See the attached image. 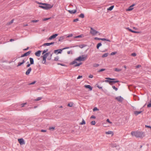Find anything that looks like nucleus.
Listing matches in <instances>:
<instances>
[{"mask_svg": "<svg viewBox=\"0 0 151 151\" xmlns=\"http://www.w3.org/2000/svg\"><path fill=\"white\" fill-rule=\"evenodd\" d=\"M73 36V35L72 34H70L68 35L67 36V37H72V36Z\"/></svg>", "mask_w": 151, "mask_h": 151, "instance_id": "53", "label": "nucleus"}, {"mask_svg": "<svg viewBox=\"0 0 151 151\" xmlns=\"http://www.w3.org/2000/svg\"><path fill=\"white\" fill-rule=\"evenodd\" d=\"M58 35L57 34H55L54 35H53L49 37V39L50 40H51L52 39H54L55 37L58 36Z\"/></svg>", "mask_w": 151, "mask_h": 151, "instance_id": "12", "label": "nucleus"}, {"mask_svg": "<svg viewBox=\"0 0 151 151\" xmlns=\"http://www.w3.org/2000/svg\"><path fill=\"white\" fill-rule=\"evenodd\" d=\"M14 22V19L12 20L10 22H9L8 23V25H10L12 24Z\"/></svg>", "mask_w": 151, "mask_h": 151, "instance_id": "30", "label": "nucleus"}, {"mask_svg": "<svg viewBox=\"0 0 151 151\" xmlns=\"http://www.w3.org/2000/svg\"><path fill=\"white\" fill-rule=\"evenodd\" d=\"M105 69L102 68L99 71V72H101L103 71H105Z\"/></svg>", "mask_w": 151, "mask_h": 151, "instance_id": "39", "label": "nucleus"}, {"mask_svg": "<svg viewBox=\"0 0 151 151\" xmlns=\"http://www.w3.org/2000/svg\"><path fill=\"white\" fill-rule=\"evenodd\" d=\"M115 70L116 71L119 72L121 70V69H119V68H115Z\"/></svg>", "mask_w": 151, "mask_h": 151, "instance_id": "34", "label": "nucleus"}, {"mask_svg": "<svg viewBox=\"0 0 151 151\" xmlns=\"http://www.w3.org/2000/svg\"><path fill=\"white\" fill-rule=\"evenodd\" d=\"M98 32L92 27H91L90 33L93 36L96 35Z\"/></svg>", "mask_w": 151, "mask_h": 151, "instance_id": "6", "label": "nucleus"}, {"mask_svg": "<svg viewBox=\"0 0 151 151\" xmlns=\"http://www.w3.org/2000/svg\"><path fill=\"white\" fill-rule=\"evenodd\" d=\"M39 20H32L31 21V22H39Z\"/></svg>", "mask_w": 151, "mask_h": 151, "instance_id": "31", "label": "nucleus"}, {"mask_svg": "<svg viewBox=\"0 0 151 151\" xmlns=\"http://www.w3.org/2000/svg\"><path fill=\"white\" fill-rule=\"evenodd\" d=\"M54 44V42L51 43H46L44 44L43 45L44 46H49L50 45H52Z\"/></svg>", "mask_w": 151, "mask_h": 151, "instance_id": "19", "label": "nucleus"}, {"mask_svg": "<svg viewBox=\"0 0 151 151\" xmlns=\"http://www.w3.org/2000/svg\"><path fill=\"white\" fill-rule=\"evenodd\" d=\"M42 99L41 97H38L37 99H35V101H38L41 100Z\"/></svg>", "mask_w": 151, "mask_h": 151, "instance_id": "29", "label": "nucleus"}, {"mask_svg": "<svg viewBox=\"0 0 151 151\" xmlns=\"http://www.w3.org/2000/svg\"><path fill=\"white\" fill-rule=\"evenodd\" d=\"M132 32H133V33H139V32H136V31H132Z\"/></svg>", "mask_w": 151, "mask_h": 151, "instance_id": "60", "label": "nucleus"}, {"mask_svg": "<svg viewBox=\"0 0 151 151\" xmlns=\"http://www.w3.org/2000/svg\"><path fill=\"white\" fill-rule=\"evenodd\" d=\"M93 75L91 74L90 75L88 76V77L91 78H93Z\"/></svg>", "mask_w": 151, "mask_h": 151, "instance_id": "46", "label": "nucleus"}, {"mask_svg": "<svg viewBox=\"0 0 151 151\" xmlns=\"http://www.w3.org/2000/svg\"><path fill=\"white\" fill-rule=\"evenodd\" d=\"M55 129V127H50L49 128V129L51 130H54Z\"/></svg>", "mask_w": 151, "mask_h": 151, "instance_id": "35", "label": "nucleus"}, {"mask_svg": "<svg viewBox=\"0 0 151 151\" xmlns=\"http://www.w3.org/2000/svg\"><path fill=\"white\" fill-rule=\"evenodd\" d=\"M102 45V44H101V43H99L97 45V46H96V47H97V49H99V47L101 46V45Z\"/></svg>", "mask_w": 151, "mask_h": 151, "instance_id": "27", "label": "nucleus"}, {"mask_svg": "<svg viewBox=\"0 0 151 151\" xmlns=\"http://www.w3.org/2000/svg\"><path fill=\"white\" fill-rule=\"evenodd\" d=\"M86 124V122L83 119H82V122L80 124L81 125H83Z\"/></svg>", "mask_w": 151, "mask_h": 151, "instance_id": "24", "label": "nucleus"}, {"mask_svg": "<svg viewBox=\"0 0 151 151\" xmlns=\"http://www.w3.org/2000/svg\"><path fill=\"white\" fill-rule=\"evenodd\" d=\"M41 132H46V130H41Z\"/></svg>", "mask_w": 151, "mask_h": 151, "instance_id": "52", "label": "nucleus"}, {"mask_svg": "<svg viewBox=\"0 0 151 151\" xmlns=\"http://www.w3.org/2000/svg\"><path fill=\"white\" fill-rule=\"evenodd\" d=\"M118 82V81H115V79L114 78V83H116L117 82Z\"/></svg>", "mask_w": 151, "mask_h": 151, "instance_id": "63", "label": "nucleus"}, {"mask_svg": "<svg viewBox=\"0 0 151 151\" xmlns=\"http://www.w3.org/2000/svg\"><path fill=\"white\" fill-rule=\"evenodd\" d=\"M147 107L148 108L151 107V101H150V103L147 104Z\"/></svg>", "mask_w": 151, "mask_h": 151, "instance_id": "36", "label": "nucleus"}, {"mask_svg": "<svg viewBox=\"0 0 151 151\" xmlns=\"http://www.w3.org/2000/svg\"><path fill=\"white\" fill-rule=\"evenodd\" d=\"M68 12L70 13L71 14H74L76 12V10H68Z\"/></svg>", "mask_w": 151, "mask_h": 151, "instance_id": "17", "label": "nucleus"}, {"mask_svg": "<svg viewBox=\"0 0 151 151\" xmlns=\"http://www.w3.org/2000/svg\"><path fill=\"white\" fill-rule=\"evenodd\" d=\"M28 26V24H23V26L24 27H26Z\"/></svg>", "mask_w": 151, "mask_h": 151, "instance_id": "62", "label": "nucleus"}, {"mask_svg": "<svg viewBox=\"0 0 151 151\" xmlns=\"http://www.w3.org/2000/svg\"><path fill=\"white\" fill-rule=\"evenodd\" d=\"M114 89L116 91H117L118 90V88L117 87H115V86H114Z\"/></svg>", "mask_w": 151, "mask_h": 151, "instance_id": "51", "label": "nucleus"}, {"mask_svg": "<svg viewBox=\"0 0 151 151\" xmlns=\"http://www.w3.org/2000/svg\"><path fill=\"white\" fill-rule=\"evenodd\" d=\"M64 36H61L59 37L58 39V41L62 42L64 40Z\"/></svg>", "mask_w": 151, "mask_h": 151, "instance_id": "20", "label": "nucleus"}, {"mask_svg": "<svg viewBox=\"0 0 151 151\" xmlns=\"http://www.w3.org/2000/svg\"><path fill=\"white\" fill-rule=\"evenodd\" d=\"M99 65L97 64H94L93 65V66L95 67H97L99 66Z\"/></svg>", "mask_w": 151, "mask_h": 151, "instance_id": "44", "label": "nucleus"}, {"mask_svg": "<svg viewBox=\"0 0 151 151\" xmlns=\"http://www.w3.org/2000/svg\"><path fill=\"white\" fill-rule=\"evenodd\" d=\"M108 53H104V54L102 56V58H104V57H106L108 55Z\"/></svg>", "mask_w": 151, "mask_h": 151, "instance_id": "25", "label": "nucleus"}, {"mask_svg": "<svg viewBox=\"0 0 151 151\" xmlns=\"http://www.w3.org/2000/svg\"><path fill=\"white\" fill-rule=\"evenodd\" d=\"M145 127L146 128H150V126H148L147 125H145Z\"/></svg>", "mask_w": 151, "mask_h": 151, "instance_id": "58", "label": "nucleus"}, {"mask_svg": "<svg viewBox=\"0 0 151 151\" xmlns=\"http://www.w3.org/2000/svg\"><path fill=\"white\" fill-rule=\"evenodd\" d=\"M30 53V51H28V52L24 53L23 55L21 56V57H24L25 56H26L27 55H29Z\"/></svg>", "mask_w": 151, "mask_h": 151, "instance_id": "16", "label": "nucleus"}, {"mask_svg": "<svg viewBox=\"0 0 151 151\" xmlns=\"http://www.w3.org/2000/svg\"><path fill=\"white\" fill-rule=\"evenodd\" d=\"M31 65V64H28L27 65V67L28 68V67H29V66H30V65Z\"/></svg>", "mask_w": 151, "mask_h": 151, "instance_id": "59", "label": "nucleus"}, {"mask_svg": "<svg viewBox=\"0 0 151 151\" xmlns=\"http://www.w3.org/2000/svg\"><path fill=\"white\" fill-rule=\"evenodd\" d=\"M79 16L80 17L82 18H83L84 17V15L83 14H81Z\"/></svg>", "mask_w": 151, "mask_h": 151, "instance_id": "33", "label": "nucleus"}, {"mask_svg": "<svg viewBox=\"0 0 151 151\" xmlns=\"http://www.w3.org/2000/svg\"><path fill=\"white\" fill-rule=\"evenodd\" d=\"M59 59V58L58 57H56L55 58L54 60L55 61L58 60Z\"/></svg>", "mask_w": 151, "mask_h": 151, "instance_id": "42", "label": "nucleus"}, {"mask_svg": "<svg viewBox=\"0 0 151 151\" xmlns=\"http://www.w3.org/2000/svg\"><path fill=\"white\" fill-rule=\"evenodd\" d=\"M87 55H82L76 58V60H78L79 61H85L87 58Z\"/></svg>", "mask_w": 151, "mask_h": 151, "instance_id": "4", "label": "nucleus"}, {"mask_svg": "<svg viewBox=\"0 0 151 151\" xmlns=\"http://www.w3.org/2000/svg\"><path fill=\"white\" fill-rule=\"evenodd\" d=\"M29 60L30 64L32 65L34 64V60L32 58H29Z\"/></svg>", "mask_w": 151, "mask_h": 151, "instance_id": "21", "label": "nucleus"}, {"mask_svg": "<svg viewBox=\"0 0 151 151\" xmlns=\"http://www.w3.org/2000/svg\"><path fill=\"white\" fill-rule=\"evenodd\" d=\"M131 134L137 137H142L144 136L143 132H132Z\"/></svg>", "mask_w": 151, "mask_h": 151, "instance_id": "3", "label": "nucleus"}, {"mask_svg": "<svg viewBox=\"0 0 151 151\" xmlns=\"http://www.w3.org/2000/svg\"><path fill=\"white\" fill-rule=\"evenodd\" d=\"M48 51V49H46L44 50L42 53V55H43L41 56V57L42 58V63L43 64H45L46 63V58H47L48 55H50V57L47 58V59L50 60L51 58V57L52 56V54H51L49 52L46 53Z\"/></svg>", "mask_w": 151, "mask_h": 151, "instance_id": "1", "label": "nucleus"}, {"mask_svg": "<svg viewBox=\"0 0 151 151\" xmlns=\"http://www.w3.org/2000/svg\"><path fill=\"white\" fill-rule=\"evenodd\" d=\"M50 18H44L42 20L43 21H46V20H48L50 19Z\"/></svg>", "mask_w": 151, "mask_h": 151, "instance_id": "40", "label": "nucleus"}, {"mask_svg": "<svg viewBox=\"0 0 151 151\" xmlns=\"http://www.w3.org/2000/svg\"><path fill=\"white\" fill-rule=\"evenodd\" d=\"M98 110V109H97V108L96 107H95L93 109V110L94 111H97Z\"/></svg>", "mask_w": 151, "mask_h": 151, "instance_id": "50", "label": "nucleus"}, {"mask_svg": "<svg viewBox=\"0 0 151 151\" xmlns=\"http://www.w3.org/2000/svg\"><path fill=\"white\" fill-rule=\"evenodd\" d=\"M141 67V65H138L136 66V68H138Z\"/></svg>", "mask_w": 151, "mask_h": 151, "instance_id": "55", "label": "nucleus"}, {"mask_svg": "<svg viewBox=\"0 0 151 151\" xmlns=\"http://www.w3.org/2000/svg\"><path fill=\"white\" fill-rule=\"evenodd\" d=\"M26 60L25 59H22L21 62H19L18 63V65H17V67L19 66L22 65L23 63H24L26 61Z\"/></svg>", "mask_w": 151, "mask_h": 151, "instance_id": "10", "label": "nucleus"}, {"mask_svg": "<svg viewBox=\"0 0 151 151\" xmlns=\"http://www.w3.org/2000/svg\"><path fill=\"white\" fill-rule=\"evenodd\" d=\"M84 87L86 88L89 89L90 91H91L92 90V88L90 85H85L84 86Z\"/></svg>", "mask_w": 151, "mask_h": 151, "instance_id": "15", "label": "nucleus"}, {"mask_svg": "<svg viewBox=\"0 0 151 151\" xmlns=\"http://www.w3.org/2000/svg\"><path fill=\"white\" fill-rule=\"evenodd\" d=\"M78 21V19H74L73 20V22H77Z\"/></svg>", "mask_w": 151, "mask_h": 151, "instance_id": "49", "label": "nucleus"}, {"mask_svg": "<svg viewBox=\"0 0 151 151\" xmlns=\"http://www.w3.org/2000/svg\"><path fill=\"white\" fill-rule=\"evenodd\" d=\"M35 81H34L32 83H29V85H31L34 84L35 83Z\"/></svg>", "mask_w": 151, "mask_h": 151, "instance_id": "41", "label": "nucleus"}, {"mask_svg": "<svg viewBox=\"0 0 151 151\" xmlns=\"http://www.w3.org/2000/svg\"><path fill=\"white\" fill-rule=\"evenodd\" d=\"M41 52V51L39 50L37 51V52H36L35 53V54L36 56L37 57H39L40 55V54Z\"/></svg>", "mask_w": 151, "mask_h": 151, "instance_id": "14", "label": "nucleus"}, {"mask_svg": "<svg viewBox=\"0 0 151 151\" xmlns=\"http://www.w3.org/2000/svg\"><path fill=\"white\" fill-rule=\"evenodd\" d=\"M113 9V6H112L107 9L108 10L111 11Z\"/></svg>", "mask_w": 151, "mask_h": 151, "instance_id": "23", "label": "nucleus"}, {"mask_svg": "<svg viewBox=\"0 0 151 151\" xmlns=\"http://www.w3.org/2000/svg\"><path fill=\"white\" fill-rule=\"evenodd\" d=\"M69 47H65V48H63L62 49L63 50L66 49H69Z\"/></svg>", "mask_w": 151, "mask_h": 151, "instance_id": "54", "label": "nucleus"}, {"mask_svg": "<svg viewBox=\"0 0 151 151\" xmlns=\"http://www.w3.org/2000/svg\"><path fill=\"white\" fill-rule=\"evenodd\" d=\"M27 104L26 103H25L23 104H22L21 105V107H23L24 106Z\"/></svg>", "mask_w": 151, "mask_h": 151, "instance_id": "38", "label": "nucleus"}, {"mask_svg": "<svg viewBox=\"0 0 151 151\" xmlns=\"http://www.w3.org/2000/svg\"><path fill=\"white\" fill-rule=\"evenodd\" d=\"M18 141L20 145L25 144V142L22 138L19 139H18Z\"/></svg>", "mask_w": 151, "mask_h": 151, "instance_id": "9", "label": "nucleus"}, {"mask_svg": "<svg viewBox=\"0 0 151 151\" xmlns=\"http://www.w3.org/2000/svg\"><path fill=\"white\" fill-rule=\"evenodd\" d=\"M62 50V49H58L55 50H54V52L55 53L58 54L59 53H61Z\"/></svg>", "mask_w": 151, "mask_h": 151, "instance_id": "11", "label": "nucleus"}, {"mask_svg": "<svg viewBox=\"0 0 151 151\" xmlns=\"http://www.w3.org/2000/svg\"><path fill=\"white\" fill-rule=\"evenodd\" d=\"M82 37V35H79L77 36H76L75 37V38H80Z\"/></svg>", "mask_w": 151, "mask_h": 151, "instance_id": "43", "label": "nucleus"}, {"mask_svg": "<svg viewBox=\"0 0 151 151\" xmlns=\"http://www.w3.org/2000/svg\"><path fill=\"white\" fill-rule=\"evenodd\" d=\"M82 78V76H78V77L77 78V79H78L80 78Z\"/></svg>", "mask_w": 151, "mask_h": 151, "instance_id": "45", "label": "nucleus"}, {"mask_svg": "<svg viewBox=\"0 0 151 151\" xmlns=\"http://www.w3.org/2000/svg\"><path fill=\"white\" fill-rule=\"evenodd\" d=\"M115 99L120 102H122L124 99L121 96L117 97L115 98Z\"/></svg>", "mask_w": 151, "mask_h": 151, "instance_id": "8", "label": "nucleus"}, {"mask_svg": "<svg viewBox=\"0 0 151 151\" xmlns=\"http://www.w3.org/2000/svg\"><path fill=\"white\" fill-rule=\"evenodd\" d=\"M133 8L131 6H130L129 8L127 10V11H130L132 10L133 9Z\"/></svg>", "mask_w": 151, "mask_h": 151, "instance_id": "26", "label": "nucleus"}, {"mask_svg": "<svg viewBox=\"0 0 151 151\" xmlns=\"http://www.w3.org/2000/svg\"><path fill=\"white\" fill-rule=\"evenodd\" d=\"M106 80H105V81L106 82H108L111 85H112L113 84V79L109 78H106Z\"/></svg>", "mask_w": 151, "mask_h": 151, "instance_id": "7", "label": "nucleus"}, {"mask_svg": "<svg viewBox=\"0 0 151 151\" xmlns=\"http://www.w3.org/2000/svg\"><path fill=\"white\" fill-rule=\"evenodd\" d=\"M106 121L109 123H111L110 122L109 119H107L106 120Z\"/></svg>", "mask_w": 151, "mask_h": 151, "instance_id": "61", "label": "nucleus"}, {"mask_svg": "<svg viewBox=\"0 0 151 151\" xmlns=\"http://www.w3.org/2000/svg\"><path fill=\"white\" fill-rule=\"evenodd\" d=\"M105 133L106 134H113V132L111 131H108V132H106Z\"/></svg>", "mask_w": 151, "mask_h": 151, "instance_id": "22", "label": "nucleus"}, {"mask_svg": "<svg viewBox=\"0 0 151 151\" xmlns=\"http://www.w3.org/2000/svg\"><path fill=\"white\" fill-rule=\"evenodd\" d=\"M132 55L133 56H135L136 55V54L135 53H132Z\"/></svg>", "mask_w": 151, "mask_h": 151, "instance_id": "47", "label": "nucleus"}, {"mask_svg": "<svg viewBox=\"0 0 151 151\" xmlns=\"http://www.w3.org/2000/svg\"><path fill=\"white\" fill-rule=\"evenodd\" d=\"M31 70H32L31 68H29L26 72V73H25L26 75H28L30 74Z\"/></svg>", "mask_w": 151, "mask_h": 151, "instance_id": "13", "label": "nucleus"}, {"mask_svg": "<svg viewBox=\"0 0 151 151\" xmlns=\"http://www.w3.org/2000/svg\"><path fill=\"white\" fill-rule=\"evenodd\" d=\"M70 51H68L67 52V53L68 54H70Z\"/></svg>", "mask_w": 151, "mask_h": 151, "instance_id": "64", "label": "nucleus"}, {"mask_svg": "<svg viewBox=\"0 0 151 151\" xmlns=\"http://www.w3.org/2000/svg\"><path fill=\"white\" fill-rule=\"evenodd\" d=\"M100 38H99L98 37H96L94 38V39L95 40H100Z\"/></svg>", "mask_w": 151, "mask_h": 151, "instance_id": "57", "label": "nucleus"}, {"mask_svg": "<svg viewBox=\"0 0 151 151\" xmlns=\"http://www.w3.org/2000/svg\"><path fill=\"white\" fill-rule=\"evenodd\" d=\"M79 47H80L82 48H83V47H85V46L84 45H79Z\"/></svg>", "mask_w": 151, "mask_h": 151, "instance_id": "56", "label": "nucleus"}, {"mask_svg": "<svg viewBox=\"0 0 151 151\" xmlns=\"http://www.w3.org/2000/svg\"><path fill=\"white\" fill-rule=\"evenodd\" d=\"M38 4H42L43 5V6L40 5L39 6V7L46 10L51 8L53 6V5H51L49 4H47L45 3L43 4L40 3H39Z\"/></svg>", "mask_w": 151, "mask_h": 151, "instance_id": "2", "label": "nucleus"}, {"mask_svg": "<svg viewBox=\"0 0 151 151\" xmlns=\"http://www.w3.org/2000/svg\"><path fill=\"white\" fill-rule=\"evenodd\" d=\"M77 61H78V60H76V58L73 61L71 62L70 63V65H75L74 66L75 67L79 66L82 64V63H78Z\"/></svg>", "mask_w": 151, "mask_h": 151, "instance_id": "5", "label": "nucleus"}, {"mask_svg": "<svg viewBox=\"0 0 151 151\" xmlns=\"http://www.w3.org/2000/svg\"><path fill=\"white\" fill-rule=\"evenodd\" d=\"M91 124L92 125H95L96 124L95 121H92L91 122Z\"/></svg>", "mask_w": 151, "mask_h": 151, "instance_id": "32", "label": "nucleus"}, {"mask_svg": "<svg viewBox=\"0 0 151 151\" xmlns=\"http://www.w3.org/2000/svg\"><path fill=\"white\" fill-rule=\"evenodd\" d=\"M142 112V111H134V113L135 114V115H137L139 114H140Z\"/></svg>", "mask_w": 151, "mask_h": 151, "instance_id": "18", "label": "nucleus"}, {"mask_svg": "<svg viewBox=\"0 0 151 151\" xmlns=\"http://www.w3.org/2000/svg\"><path fill=\"white\" fill-rule=\"evenodd\" d=\"M90 118L91 119V118H93V119H95L96 118V117L94 116V115H92L90 117Z\"/></svg>", "mask_w": 151, "mask_h": 151, "instance_id": "48", "label": "nucleus"}, {"mask_svg": "<svg viewBox=\"0 0 151 151\" xmlns=\"http://www.w3.org/2000/svg\"><path fill=\"white\" fill-rule=\"evenodd\" d=\"M100 40L102 41H106L109 42L110 41V40L109 39H107L105 38H100Z\"/></svg>", "mask_w": 151, "mask_h": 151, "instance_id": "28", "label": "nucleus"}, {"mask_svg": "<svg viewBox=\"0 0 151 151\" xmlns=\"http://www.w3.org/2000/svg\"><path fill=\"white\" fill-rule=\"evenodd\" d=\"M73 104L72 103H69L68 104V106L70 107H72L73 106Z\"/></svg>", "mask_w": 151, "mask_h": 151, "instance_id": "37", "label": "nucleus"}]
</instances>
